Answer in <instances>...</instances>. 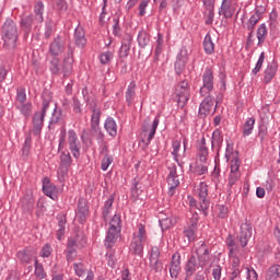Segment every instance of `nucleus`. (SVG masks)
Here are the masks:
<instances>
[{
    "label": "nucleus",
    "mask_w": 280,
    "mask_h": 280,
    "mask_svg": "<svg viewBox=\"0 0 280 280\" xmlns=\"http://www.w3.org/2000/svg\"><path fill=\"white\" fill-rule=\"evenodd\" d=\"M73 49L69 48L67 55L62 60V63L57 57H54L50 60V72L52 73V75H62L63 78H69L73 73Z\"/></svg>",
    "instance_id": "obj_1"
},
{
    "label": "nucleus",
    "mask_w": 280,
    "mask_h": 280,
    "mask_svg": "<svg viewBox=\"0 0 280 280\" xmlns=\"http://www.w3.org/2000/svg\"><path fill=\"white\" fill-rule=\"evenodd\" d=\"M42 110H38L33 116V135L38 137L40 131L43 130V126L45 124V115H47V109L49 108V104L54 102L51 97V92L45 90L42 94Z\"/></svg>",
    "instance_id": "obj_2"
},
{
    "label": "nucleus",
    "mask_w": 280,
    "mask_h": 280,
    "mask_svg": "<svg viewBox=\"0 0 280 280\" xmlns=\"http://www.w3.org/2000/svg\"><path fill=\"white\" fill-rule=\"evenodd\" d=\"M2 38L4 40V47L8 49L16 48V40H19V27L14 20L8 19L2 25Z\"/></svg>",
    "instance_id": "obj_3"
},
{
    "label": "nucleus",
    "mask_w": 280,
    "mask_h": 280,
    "mask_svg": "<svg viewBox=\"0 0 280 280\" xmlns=\"http://www.w3.org/2000/svg\"><path fill=\"white\" fill-rule=\"evenodd\" d=\"M86 246V238L84 235L77 234L72 236L67 242L66 257L68 261H73L78 257V250Z\"/></svg>",
    "instance_id": "obj_4"
},
{
    "label": "nucleus",
    "mask_w": 280,
    "mask_h": 280,
    "mask_svg": "<svg viewBox=\"0 0 280 280\" xmlns=\"http://www.w3.org/2000/svg\"><path fill=\"white\" fill-rule=\"evenodd\" d=\"M191 96V91L189 90V82L182 81L175 88L174 100L177 102L178 108H185Z\"/></svg>",
    "instance_id": "obj_5"
},
{
    "label": "nucleus",
    "mask_w": 280,
    "mask_h": 280,
    "mask_svg": "<svg viewBox=\"0 0 280 280\" xmlns=\"http://www.w3.org/2000/svg\"><path fill=\"white\" fill-rule=\"evenodd\" d=\"M160 119L155 117L151 126H143L142 132L140 133V145H143V150H147L150 142L154 139L156 135V128H159Z\"/></svg>",
    "instance_id": "obj_6"
},
{
    "label": "nucleus",
    "mask_w": 280,
    "mask_h": 280,
    "mask_svg": "<svg viewBox=\"0 0 280 280\" xmlns=\"http://www.w3.org/2000/svg\"><path fill=\"white\" fill-rule=\"evenodd\" d=\"M198 200H199V211L203 213V215H209V207L211 206V201L209 200V186L207 183L201 182L198 188Z\"/></svg>",
    "instance_id": "obj_7"
},
{
    "label": "nucleus",
    "mask_w": 280,
    "mask_h": 280,
    "mask_svg": "<svg viewBox=\"0 0 280 280\" xmlns=\"http://www.w3.org/2000/svg\"><path fill=\"white\" fill-rule=\"evenodd\" d=\"M238 154L240 152L236 151L230 163L231 173L228 179V186L230 187V189H233V186L237 183V180H240V177L242 176V174L240 173L241 162L240 158H237Z\"/></svg>",
    "instance_id": "obj_8"
},
{
    "label": "nucleus",
    "mask_w": 280,
    "mask_h": 280,
    "mask_svg": "<svg viewBox=\"0 0 280 280\" xmlns=\"http://www.w3.org/2000/svg\"><path fill=\"white\" fill-rule=\"evenodd\" d=\"M205 266H207V262H202L195 255H191L185 265L186 277H194V275H196L198 270H202Z\"/></svg>",
    "instance_id": "obj_9"
},
{
    "label": "nucleus",
    "mask_w": 280,
    "mask_h": 280,
    "mask_svg": "<svg viewBox=\"0 0 280 280\" xmlns=\"http://www.w3.org/2000/svg\"><path fill=\"white\" fill-rule=\"evenodd\" d=\"M202 86L200 89V94L201 95H209L211 91H213V71L209 68L206 69V71L202 74Z\"/></svg>",
    "instance_id": "obj_10"
},
{
    "label": "nucleus",
    "mask_w": 280,
    "mask_h": 280,
    "mask_svg": "<svg viewBox=\"0 0 280 280\" xmlns=\"http://www.w3.org/2000/svg\"><path fill=\"white\" fill-rule=\"evenodd\" d=\"M68 145L74 159H80L81 145L80 141H78V133H75V130L73 129L68 131Z\"/></svg>",
    "instance_id": "obj_11"
},
{
    "label": "nucleus",
    "mask_w": 280,
    "mask_h": 280,
    "mask_svg": "<svg viewBox=\"0 0 280 280\" xmlns=\"http://www.w3.org/2000/svg\"><path fill=\"white\" fill-rule=\"evenodd\" d=\"M200 220V217L198 213H194L190 219L189 226H186L184 229V235L187 237L188 242H194L196 240V231H198V222Z\"/></svg>",
    "instance_id": "obj_12"
},
{
    "label": "nucleus",
    "mask_w": 280,
    "mask_h": 280,
    "mask_svg": "<svg viewBox=\"0 0 280 280\" xmlns=\"http://www.w3.org/2000/svg\"><path fill=\"white\" fill-rule=\"evenodd\" d=\"M253 237V226L248 222H245L241 225V232L238 235V242L244 248L248 245V240Z\"/></svg>",
    "instance_id": "obj_13"
},
{
    "label": "nucleus",
    "mask_w": 280,
    "mask_h": 280,
    "mask_svg": "<svg viewBox=\"0 0 280 280\" xmlns=\"http://www.w3.org/2000/svg\"><path fill=\"white\" fill-rule=\"evenodd\" d=\"M197 156L200 163H207L209 161V148H207V139L202 137L197 141Z\"/></svg>",
    "instance_id": "obj_14"
},
{
    "label": "nucleus",
    "mask_w": 280,
    "mask_h": 280,
    "mask_svg": "<svg viewBox=\"0 0 280 280\" xmlns=\"http://www.w3.org/2000/svg\"><path fill=\"white\" fill-rule=\"evenodd\" d=\"M77 217L81 224H84V222H86V218H89V205L84 198L79 199Z\"/></svg>",
    "instance_id": "obj_15"
},
{
    "label": "nucleus",
    "mask_w": 280,
    "mask_h": 280,
    "mask_svg": "<svg viewBox=\"0 0 280 280\" xmlns=\"http://www.w3.org/2000/svg\"><path fill=\"white\" fill-rule=\"evenodd\" d=\"M119 235H121L120 229L109 228L107 232V236L105 238V246L106 248H112L117 243V240H119Z\"/></svg>",
    "instance_id": "obj_16"
},
{
    "label": "nucleus",
    "mask_w": 280,
    "mask_h": 280,
    "mask_svg": "<svg viewBox=\"0 0 280 280\" xmlns=\"http://www.w3.org/2000/svg\"><path fill=\"white\" fill-rule=\"evenodd\" d=\"M65 51V42L60 37H56L49 46V54L54 57L60 56Z\"/></svg>",
    "instance_id": "obj_17"
},
{
    "label": "nucleus",
    "mask_w": 280,
    "mask_h": 280,
    "mask_svg": "<svg viewBox=\"0 0 280 280\" xmlns=\"http://www.w3.org/2000/svg\"><path fill=\"white\" fill-rule=\"evenodd\" d=\"M196 255L197 259L201 261V264H209V246L202 242L197 248H196Z\"/></svg>",
    "instance_id": "obj_18"
},
{
    "label": "nucleus",
    "mask_w": 280,
    "mask_h": 280,
    "mask_svg": "<svg viewBox=\"0 0 280 280\" xmlns=\"http://www.w3.org/2000/svg\"><path fill=\"white\" fill-rule=\"evenodd\" d=\"M187 52L180 51L177 55V59L175 61V72L177 75H180L183 71H185V67L187 66Z\"/></svg>",
    "instance_id": "obj_19"
},
{
    "label": "nucleus",
    "mask_w": 280,
    "mask_h": 280,
    "mask_svg": "<svg viewBox=\"0 0 280 280\" xmlns=\"http://www.w3.org/2000/svg\"><path fill=\"white\" fill-rule=\"evenodd\" d=\"M279 69V66L277 65V62L272 61L271 63H269L265 70V74H264V82L266 84L272 82V79L277 75V70Z\"/></svg>",
    "instance_id": "obj_20"
},
{
    "label": "nucleus",
    "mask_w": 280,
    "mask_h": 280,
    "mask_svg": "<svg viewBox=\"0 0 280 280\" xmlns=\"http://www.w3.org/2000/svg\"><path fill=\"white\" fill-rule=\"evenodd\" d=\"M213 105H214L213 97L211 95H208L199 106V114L209 115V113L213 110Z\"/></svg>",
    "instance_id": "obj_21"
},
{
    "label": "nucleus",
    "mask_w": 280,
    "mask_h": 280,
    "mask_svg": "<svg viewBox=\"0 0 280 280\" xmlns=\"http://www.w3.org/2000/svg\"><path fill=\"white\" fill-rule=\"evenodd\" d=\"M43 191L45 196H48L51 200H56V185L51 184L48 177H45L43 180Z\"/></svg>",
    "instance_id": "obj_22"
},
{
    "label": "nucleus",
    "mask_w": 280,
    "mask_h": 280,
    "mask_svg": "<svg viewBox=\"0 0 280 280\" xmlns=\"http://www.w3.org/2000/svg\"><path fill=\"white\" fill-rule=\"evenodd\" d=\"M74 43L77 47H84L86 45V33L81 26L74 30Z\"/></svg>",
    "instance_id": "obj_23"
},
{
    "label": "nucleus",
    "mask_w": 280,
    "mask_h": 280,
    "mask_svg": "<svg viewBox=\"0 0 280 280\" xmlns=\"http://www.w3.org/2000/svg\"><path fill=\"white\" fill-rule=\"evenodd\" d=\"M102 117V109L100 107L94 106L92 108V117H91V129L97 130L100 128V118Z\"/></svg>",
    "instance_id": "obj_24"
},
{
    "label": "nucleus",
    "mask_w": 280,
    "mask_h": 280,
    "mask_svg": "<svg viewBox=\"0 0 280 280\" xmlns=\"http://www.w3.org/2000/svg\"><path fill=\"white\" fill-rule=\"evenodd\" d=\"M35 18L34 15H23L20 21V25L24 32H32V25H34Z\"/></svg>",
    "instance_id": "obj_25"
},
{
    "label": "nucleus",
    "mask_w": 280,
    "mask_h": 280,
    "mask_svg": "<svg viewBox=\"0 0 280 280\" xmlns=\"http://www.w3.org/2000/svg\"><path fill=\"white\" fill-rule=\"evenodd\" d=\"M129 253H131V255H137L138 257H143V243L132 238Z\"/></svg>",
    "instance_id": "obj_26"
},
{
    "label": "nucleus",
    "mask_w": 280,
    "mask_h": 280,
    "mask_svg": "<svg viewBox=\"0 0 280 280\" xmlns=\"http://www.w3.org/2000/svg\"><path fill=\"white\" fill-rule=\"evenodd\" d=\"M104 128L110 137H117V122L113 117H108L105 120Z\"/></svg>",
    "instance_id": "obj_27"
},
{
    "label": "nucleus",
    "mask_w": 280,
    "mask_h": 280,
    "mask_svg": "<svg viewBox=\"0 0 280 280\" xmlns=\"http://www.w3.org/2000/svg\"><path fill=\"white\" fill-rule=\"evenodd\" d=\"M224 142V137L222 136V131L220 129H215L212 133L211 145L212 148H217L220 150L222 148V143Z\"/></svg>",
    "instance_id": "obj_28"
},
{
    "label": "nucleus",
    "mask_w": 280,
    "mask_h": 280,
    "mask_svg": "<svg viewBox=\"0 0 280 280\" xmlns=\"http://www.w3.org/2000/svg\"><path fill=\"white\" fill-rule=\"evenodd\" d=\"M167 183L168 187H178L180 185V179H178L176 166L171 167L170 174L167 176Z\"/></svg>",
    "instance_id": "obj_29"
},
{
    "label": "nucleus",
    "mask_w": 280,
    "mask_h": 280,
    "mask_svg": "<svg viewBox=\"0 0 280 280\" xmlns=\"http://www.w3.org/2000/svg\"><path fill=\"white\" fill-rule=\"evenodd\" d=\"M18 259L22 264H32V260L34 259V255L30 249L20 250L18 252Z\"/></svg>",
    "instance_id": "obj_30"
},
{
    "label": "nucleus",
    "mask_w": 280,
    "mask_h": 280,
    "mask_svg": "<svg viewBox=\"0 0 280 280\" xmlns=\"http://www.w3.org/2000/svg\"><path fill=\"white\" fill-rule=\"evenodd\" d=\"M21 206L24 211H33L34 210V197L32 195H25L21 199Z\"/></svg>",
    "instance_id": "obj_31"
},
{
    "label": "nucleus",
    "mask_w": 280,
    "mask_h": 280,
    "mask_svg": "<svg viewBox=\"0 0 280 280\" xmlns=\"http://www.w3.org/2000/svg\"><path fill=\"white\" fill-rule=\"evenodd\" d=\"M34 12H35V22L36 23H43L45 19L43 18V12H45V4H43L42 1H38L35 7H34Z\"/></svg>",
    "instance_id": "obj_32"
},
{
    "label": "nucleus",
    "mask_w": 280,
    "mask_h": 280,
    "mask_svg": "<svg viewBox=\"0 0 280 280\" xmlns=\"http://www.w3.org/2000/svg\"><path fill=\"white\" fill-rule=\"evenodd\" d=\"M138 45L141 49H145L150 45V34L145 31H140L138 34Z\"/></svg>",
    "instance_id": "obj_33"
},
{
    "label": "nucleus",
    "mask_w": 280,
    "mask_h": 280,
    "mask_svg": "<svg viewBox=\"0 0 280 280\" xmlns=\"http://www.w3.org/2000/svg\"><path fill=\"white\" fill-rule=\"evenodd\" d=\"M267 37L268 28L266 27V24H260L257 30L258 47H261L262 43H266Z\"/></svg>",
    "instance_id": "obj_34"
},
{
    "label": "nucleus",
    "mask_w": 280,
    "mask_h": 280,
    "mask_svg": "<svg viewBox=\"0 0 280 280\" xmlns=\"http://www.w3.org/2000/svg\"><path fill=\"white\" fill-rule=\"evenodd\" d=\"M203 49L208 55H211L213 51H215V44H213V39H211L210 34H207L203 39Z\"/></svg>",
    "instance_id": "obj_35"
},
{
    "label": "nucleus",
    "mask_w": 280,
    "mask_h": 280,
    "mask_svg": "<svg viewBox=\"0 0 280 280\" xmlns=\"http://www.w3.org/2000/svg\"><path fill=\"white\" fill-rule=\"evenodd\" d=\"M162 54H163V35L159 33L156 44H155L154 62H159V58Z\"/></svg>",
    "instance_id": "obj_36"
},
{
    "label": "nucleus",
    "mask_w": 280,
    "mask_h": 280,
    "mask_svg": "<svg viewBox=\"0 0 280 280\" xmlns=\"http://www.w3.org/2000/svg\"><path fill=\"white\" fill-rule=\"evenodd\" d=\"M160 226L162 231H167V229H172L174 224H176V220H172L171 218H164L163 213L160 214Z\"/></svg>",
    "instance_id": "obj_37"
},
{
    "label": "nucleus",
    "mask_w": 280,
    "mask_h": 280,
    "mask_svg": "<svg viewBox=\"0 0 280 280\" xmlns=\"http://www.w3.org/2000/svg\"><path fill=\"white\" fill-rule=\"evenodd\" d=\"M219 14L225 16V19H231L233 16V10H231V3L226 0L222 1L221 10Z\"/></svg>",
    "instance_id": "obj_38"
},
{
    "label": "nucleus",
    "mask_w": 280,
    "mask_h": 280,
    "mask_svg": "<svg viewBox=\"0 0 280 280\" xmlns=\"http://www.w3.org/2000/svg\"><path fill=\"white\" fill-rule=\"evenodd\" d=\"M253 128H255V118H248L243 126V137L253 135Z\"/></svg>",
    "instance_id": "obj_39"
},
{
    "label": "nucleus",
    "mask_w": 280,
    "mask_h": 280,
    "mask_svg": "<svg viewBox=\"0 0 280 280\" xmlns=\"http://www.w3.org/2000/svg\"><path fill=\"white\" fill-rule=\"evenodd\" d=\"M58 230H57V240L62 241V237L65 236V229L67 225V219L65 217L58 218Z\"/></svg>",
    "instance_id": "obj_40"
},
{
    "label": "nucleus",
    "mask_w": 280,
    "mask_h": 280,
    "mask_svg": "<svg viewBox=\"0 0 280 280\" xmlns=\"http://www.w3.org/2000/svg\"><path fill=\"white\" fill-rule=\"evenodd\" d=\"M136 89H137V84H135V82H131L128 85V89L126 91V102L128 106L132 104V100L135 98V95H136V92H135Z\"/></svg>",
    "instance_id": "obj_41"
},
{
    "label": "nucleus",
    "mask_w": 280,
    "mask_h": 280,
    "mask_svg": "<svg viewBox=\"0 0 280 280\" xmlns=\"http://www.w3.org/2000/svg\"><path fill=\"white\" fill-rule=\"evenodd\" d=\"M71 162H72L71 153L70 152H68V153L62 152L61 155H60L59 166L69 168V167H71Z\"/></svg>",
    "instance_id": "obj_42"
},
{
    "label": "nucleus",
    "mask_w": 280,
    "mask_h": 280,
    "mask_svg": "<svg viewBox=\"0 0 280 280\" xmlns=\"http://www.w3.org/2000/svg\"><path fill=\"white\" fill-rule=\"evenodd\" d=\"M132 240L141 242L142 244L148 240V236L145 235V226H143V224L139 225L138 235L133 234Z\"/></svg>",
    "instance_id": "obj_43"
},
{
    "label": "nucleus",
    "mask_w": 280,
    "mask_h": 280,
    "mask_svg": "<svg viewBox=\"0 0 280 280\" xmlns=\"http://www.w3.org/2000/svg\"><path fill=\"white\" fill-rule=\"evenodd\" d=\"M68 174H69V167L59 165V168L57 171V177L59 183H65V180H67Z\"/></svg>",
    "instance_id": "obj_44"
},
{
    "label": "nucleus",
    "mask_w": 280,
    "mask_h": 280,
    "mask_svg": "<svg viewBox=\"0 0 280 280\" xmlns=\"http://www.w3.org/2000/svg\"><path fill=\"white\" fill-rule=\"evenodd\" d=\"M265 60H266V54L261 52L255 68L252 70L253 75H257V73L261 71V67H264Z\"/></svg>",
    "instance_id": "obj_45"
},
{
    "label": "nucleus",
    "mask_w": 280,
    "mask_h": 280,
    "mask_svg": "<svg viewBox=\"0 0 280 280\" xmlns=\"http://www.w3.org/2000/svg\"><path fill=\"white\" fill-rule=\"evenodd\" d=\"M73 269H74L77 277H84V275H86V272H88L86 267H84V264H82V262H74Z\"/></svg>",
    "instance_id": "obj_46"
},
{
    "label": "nucleus",
    "mask_w": 280,
    "mask_h": 280,
    "mask_svg": "<svg viewBox=\"0 0 280 280\" xmlns=\"http://www.w3.org/2000/svg\"><path fill=\"white\" fill-rule=\"evenodd\" d=\"M113 202H115V197L112 195L105 202L103 218H108V213H110V209L113 208Z\"/></svg>",
    "instance_id": "obj_47"
},
{
    "label": "nucleus",
    "mask_w": 280,
    "mask_h": 280,
    "mask_svg": "<svg viewBox=\"0 0 280 280\" xmlns=\"http://www.w3.org/2000/svg\"><path fill=\"white\" fill-rule=\"evenodd\" d=\"M113 34L115 36H118V38H121V34H122V31H121V26L119 25V16H116L113 19Z\"/></svg>",
    "instance_id": "obj_48"
},
{
    "label": "nucleus",
    "mask_w": 280,
    "mask_h": 280,
    "mask_svg": "<svg viewBox=\"0 0 280 280\" xmlns=\"http://www.w3.org/2000/svg\"><path fill=\"white\" fill-rule=\"evenodd\" d=\"M112 163H113V156L106 153L101 163V168L103 170V172H106V170L110 167Z\"/></svg>",
    "instance_id": "obj_49"
},
{
    "label": "nucleus",
    "mask_w": 280,
    "mask_h": 280,
    "mask_svg": "<svg viewBox=\"0 0 280 280\" xmlns=\"http://www.w3.org/2000/svg\"><path fill=\"white\" fill-rule=\"evenodd\" d=\"M35 275L38 279H45V277H47L45 269H43V265L38 264V259H35Z\"/></svg>",
    "instance_id": "obj_50"
},
{
    "label": "nucleus",
    "mask_w": 280,
    "mask_h": 280,
    "mask_svg": "<svg viewBox=\"0 0 280 280\" xmlns=\"http://www.w3.org/2000/svg\"><path fill=\"white\" fill-rule=\"evenodd\" d=\"M218 210V218H221L224 220L225 218H229V208L224 205H218L217 206Z\"/></svg>",
    "instance_id": "obj_51"
},
{
    "label": "nucleus",
    "mask_w": 280,
    "mask_h": 280,
    "mask_svg": "<svg viewBox=\"0 0 280 280\" xmlns=\"http://www.w3.org/2000/svg\"><path fill=\"white\" fill-rule=\"evenodd\" d=\"M257 23H259V15H252L247 22L248 32H254Z\"/></svg>",
    "instance_id": "obj_52"
},
{
    "label": "nucleus",
    "mask_w": 280,
    "mask_h": 280,
    "mask_svg": "<svg viewBox=\"0 0 280 280\" xmlns=\"http://www.w3.org/2000/svg\"><path fill=\"white\" fill-rule=\"evenodd\" d=\"M27 100V94H25V88H20L16 91V102H20V104H25Z\"/></svg>",
    "instance_id": "obj_53"
},
{
    "label": "nucleus",
    "mask_w": 280,
    "mask_h": 280,
    "mask_svg": "<svg viewBox=\"0 0 280 280\" xmlns=\"http://www.w3.org/2000/svg\"><path fill=\"white\" fill-rule=\"evenodd\" d=\"M92 137H95L100 143H104V132H102V129L100 127H96V129H91Z\"/></svg>",
    "instance_id": "obj_54"
},
{
    "label": "nucleus",
    "mask_w": 280,
    "mask_h": 280,
    "mask_svg": "<svg viewBox=\"0 0 280 280\" xmlns=\"http://www.w3.org/2000/svg\"><path fill=\"white\" fill-rule=\"evenodd\" d=\"M109 224V229H119L121 231V217L119 214H115Z\"/></svg>",
    "instance_id": "obj_55"
},
{
    "label": "nucleus",
    "mask_w": 280,
    "mask_h": 280,
    "mask_svg": "<svg viewBox=\"0 0 280 280\" xmlns=\"http://www.w3.org/2000/svg\"><path fill=\"white\" fill-rule=\"evenodd\" d=\"M209 168L202 164H196L195 167H192L194 174H197V176H202V174H207Z\"/></svg>",
    "instance_id": "obj_56"
},
{
    "label": "nucleus",
    "mask_w": 280,
    "mask_h": 280,
    "mask_svg": "<svg viewBox=\"0 0 280 280\" xmlns=\"http://www.w3.org/2000/svg\"><path fill=\"white\" fill-rule=\"evenodd\" d=\"M20 113L24 115V117H30V115H32V103L23 104L20 107Z\"/></svg>",
    "instance_id": "obj_57"
},
{
    "label": "nucleus",
    "mask_w": 280,
    "mask_h": 280,
    "mask_svg": "<svg viewBox=\"0 0 280 280\" xmlns=\"http://www.w3.org/2000/svg\"><path fill=\"white\" fill-rule=\"evenodd\" d=\"M66 139H67V129L63 128L60 131L58 152H60V150H65Z\"/></svg>",
    "instance_id": "obj_58"
},
{
    "label": "nucleus",
    "mask_w": 280,
    "mask_h": 280,
    "mask_svg": "<svg viewBox=\"0 0 280 280\" xmlns=\"http://www.w3.org/2000/svg\"><path fill=\"white\" fill-rule=\"evenodd\" d=\"M113 58L112 51H105L101 54L100 60L102 65H108L110 62V59Z\"/></svg>",
    "instance_id": "obj_59"
},
{
    "label": "nucleus",
    "mask_w": 280,
    "mask_h": 280,
    "mask_svg": "<svg viewBox=\"0 0 280 280\" xmlns=\"http://www.w3.org/2000/svg\"><path fill=\"white\" fill-rule=\"evenodd\" d=\"M62 117V110H58L56 107L54 109V113L50 118V124H58L60 121V118Z\"/></svg>",
    "instance_id": "obj_60"
},
{
    "label": "nucleus",
    "mask_w": 280,
    "mask_h": 280,
    "mask_svg": "<svg viewBox=\"0 0 280 280\" xmlns=\"http://www.w3.org/2000/svg\"><path fill=\"white\" fill-rule=\"evenodd\" d=\"M67 9L68 4L66 0H57L56 10H58V12H67Z\"/></svg>",
    "instance_id": "obj_61"
},
{
    "label": "nucleus",
    "mask_w": 280,
    "mask_h": 280,
    "mask_svg": "<svg viewBox=\"0 0 280 280\" xmlns=\"http://www.w3.org/2000/svg\"><path fill=\"white\" fill-rule=\"evenodd\" d=\"M2 82H5L7 84H12V73H10V70L2 69Z\"/></svg>",
    "instance_id": "obj_62"
},
{
    "label": "nucleus",
    "mask_w": 280,
    "mask_h": 280,
    "mask_svg": "<svg viewBox=\"0 0 280 280\" xmlns=\"http://www.w3.org/2000/svg\"><path fill=\"white\" fill-rule=\"evenodd\" d=\"M121 45L125 47H132V36L130 34H125L121 40Z\"/></svg>",
    "instance_id": "obj_63"
},
{
    "label": "nucleus",
    "mask_w": 280,
    "mask_h": 280,
    "mask_svg": "<svg viewBox=\"0 0 280 280\" xmlns=\"http://www.w3.org/2000/svg\"><path fill=\"white\" fill-rule=\"evenodd\" d=\"M51 245L46 244L40 250V256L42 257H50L51 256Z\"/></svg>",
    "instance_id": "obj_64"
}]
</instances>
